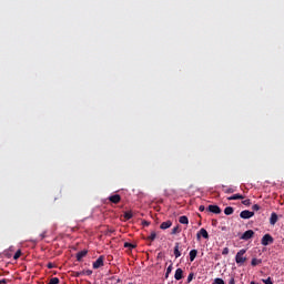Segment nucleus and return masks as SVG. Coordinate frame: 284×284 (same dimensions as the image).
Returning a JSON list of instances; mask_svg holds the SVG:
<instances>
[{"label":"nucleus","instance_id":"34","mask_svg":"<svg viewBox=\"0 0 284 284\" xmlns=\"http://www.w3.org/2000/svg\"><path fill=\"white\" fill-rule=\"evenodd\" d=\"M84 274H87V276H92V270H87Z\"/></svg>","mask_w":284,"mask_h":284},{"label":"nucleus","instance_id":"28","mask_svg":"<svg viewBox=\"0 0 284 284\" xmlns=\"http://www.w3.org/2000/svg\"><path fill=\"white\" fill-rule=\"evenodd\" d=\"M49 284H59V277H52Z\"/></svg>","mask_w":284,"mask_h":284},{"label":"nucleus","instance_id":"7","mask_svg":"<svg viewBox=\"0 0 284 284\" xmlns=\"http://www.w3.org/2000/svg\"><path fill=\"white\" fill-rule=\"evenodd\" d=\"M197 239H201V236L203 239H210V234L207 233V230L205 229H201L197 234H196Z\"/></svg>","mask_w":284,"mask_h":284},{"label":"nucleus","instance_id":"24","mask_svg":"<svg viewBox=\"0 0 284 284\" xmlns=\"http://www.w3.org/2000/svg\"><path fill=\"white\" fill-rule=\"evenodd\" d=\"M214 284H225V281H223V278H221V277H216L214 280Z\"/></svg>","mask_w":284,"mask_h":284},{"label":"nucleus","instance_id":"16","mask_svg":"<svg viewBox=\"0 0 284 284\" xmlns=\"http://www.w3.org/2000/svg\"><path fill=\"white\" fill-rule=\"evenodd\" d=\"M224 214H225L226 216H231V214H234V207H232V206H226V207L224 209Z\"/></svg>","mask_w":284,"mask_h":284},{"label":"nucleus","instance_id":"14","mask_svg":"<svg viewBox=\"0 0 284 284\" xmlns=\"http://www.w3.org/2000/svg\"><path fill=\"white\" fill-rule=\"evenodd\" d=\"M243 199H245V196L237 193V194H234V195L227 197V201H239V200H243Z\"/></svg>","mask_w":284,"mask_h":284},{"label":"nucleus","instance_id":"23","mask_svg":"<svg viewBox=\"0 0 284 284\" xmlns=\"http://www.w3.org/2000/svg\"><path fill=\"white\" fill-rule=\"evenodd\" d=\"M124 247H130L131 250H134L136 246H135V244L125 242V243H124Z\"/></svg>","mask_w":284,"mask_h":284},{"label":"nucleus","instance_id":"19","mask_svg":"<svg viewBox=\"0 0 284 284\" xmlns=\"http://www.w3.org/2000/svg\"><path fill=\"white\" fill-rule=\"evenodd\" d=\"M223 187H224V193L225 194H234V192H236V190H234L232 187H225V186H223Z\"/></svg>","mask_w":284,"mask_h":284},{"label":"nucleus","instance_id":"5","mask_svg":"<svg viewBox=\"0 0 284 284\" xmlns=\"http://www.w3.org/2000/svg\"><path fill=\"white\" fill-rule=\"evenodd\" d=\"M254 216V212L244 210L240 213L241 219H252Z\"/></svg>","mask_w":284,"mask_h":284},{"label":"nucleus","instance_id":"4","mask_svg":"<svg viewBox=\"0 0 284 284\" xmlns=\"http://www.w3.org/2000/svg\"><path fill=\"white\" fill-rule=\"evenodd\" d=\"M206 212H211L212 214H221V207L219 205H209Z\"/></svg>","mask_w":284,"mask_h":284},{"label":"nucleus","instance_id":"2","mask_svg":"<svg viewBox=\"0 0 284 284\" xmlns=\"http://www.w3.org/2000/svg\"><path fill=\"white\" fill-rule=\"evenodd\" d=\"M272 243H274V237H272L270 234H265L262 237V245L267 246V245H272Z\"/></svg>","mask_w":284,"mask_h":284},{"label":"nucleus","instance_id":"13","mask_svg":"<svg viewBox=\"0 0 284 284\" xmlns=\"http://www.w3.org/2000/svg\"><path fill=\"white\" fill-rule=\"evenodd\" d=\"M270 223L272 225H276V223H278V215L276 213H272L271 217H270Z\"/></svg>","mask_w":284,"mask_h":284},{"label":"nucleus","instance_id":"42","mask_svg":"<svg viewBox=\"0 0 284 284\" xmlns=\"http://www.w3.org/2000/svg\"><path fill=\"white\" fill-rule=\"evenodd\" d=\"M109 232H114V231H112V230H109Z\"/></svg>","mask_w":284,"mask_h":284},{"label":"nucleus","instance_id":"27","mask_svg":"<svg viewBox=\"0 0 284 284\" xmlns=\"http://www.w3.org/2000/svg\"><path fill=\"white\" fill-rule=\"evenodd\" d=\"M186 281L187 283H192L194 281V273H190Z\"/></svg>","mask_w":284,"mask_h":284},{"label":"nucleus","instance_id":"15","mask_svg":"<svg viewBox=\"0 0 284 284\" xmlns=\"http://www.w3.org/2000/svg\"><path fill=\"white\" fill-rule=\"evenodd\" d=\"M199 254V251L197 250H191L190 253H189V256H190V261L191 263H193V261L196 258V255Z\"/></svg>","mask_w":284,"mask_h":284},{"label":"nucleus","instance_id":"29","mask_svg":"<svg viewBox=\"0 0 284 284\" xmlns=\"http://www.w3.org/2000/svg\"><path fill=\"white\" fill-rule=\"evenodd\" d=\"M223 256H226V254H230V248L229 247H224L222 251Z\"/></svg>","mask_w":284,"mask_h":284},{"label":"nucleus","instance_id":"31","mask_svg":"<svg viewBox=\"0 0 284 284\" xmlns=\"http://www.w3.org/2000/svg\"><path fill=\"white\" fill-rule=\"evenodd\" d=\"M263 283H265V284H274V283L272 282V277H268V278H266V280H263Z\"/></svg>","mask_w":284,"mask_h":284},{"label":"nucleus","instance_id":"21","mask_svg":"<svg viewBox=\"0 0 284 284\" xmlns=\"http://www.w3.org/2000/svg\"><path fill=\"white\" fill-rule=\"evenodd\" d=\"M132 212H125L124 213V219H125V221H130V219H132Z\"/></svg>","mask_w":284,"mask_h":284},{"label":"nucleus","instance_id":"35","mask_svg":"<svg viewBox=\"0 0 284 284\" xmlns=\"http://www.w3.org/2000/svg\"><path fill=\"white\" fill-rule=\"evenodd\" d=\"M229 284H236L235 280H234V276H232L229 281Z\"/></svg>","mask_w":284,"mask_h":284},{"label":"nucleus","instance_id":"8","mask_svg":"<svg viewBox=\"0 0 284 284\" xmlns=\"http://www.w3.org/2000/svg\"><path fill=\"white\" fill-rule=\"evenodd\" d=\"M84 256H88V251L87 250L80 251L75 255L77 261H79V262L83 261Z\"/></svg>","mask_w":284,"mask_h":284},{"label":"nucleus","instance_id":"3","mask_svg":"<svg viewBox=\"0 0 284 284\" xmlns=\"http://www.w3.org/2000/svg\"><path fill=\"white\" fill-rule=\"evenodd\" d=\"M254 237V232L252 230H247L246 232H244L242 235H241V240L242 241H250V239H253Z\"/></svg>","mask_w":284,"mask_h":284},{"label":"nucleus","instance_id":"26","mask_svg":"<svg viewBox=\"0 0 284 284\" xmlns=\"http://www.w3.org/2000/svg\"><path fill=\"white\" fill-rule=\"evenodd\" d=\"M21 257V250L17 251L16 254L13 255L14 261Z\"/></svg>","mask_w":284,"mask_h":284},{"label":"nucleus","instance_id":"22","mask_svg":"<svg viewBox=\"0 0 284 284\" xmlns=\"http://www.w3.org/2000/svg\"><path fill=\"white\" fill-rule=\"evenodd\" d=\"M243 205H246V207H250L252 205V201L250 199L242 201Z\"/></svg>","mask_w":284,"mask_h":284},{"label":"nucleus","instance_id":"40","mask_svg":"<svg viewBox=\"0 0 284 284\" xmlns=\"http://www.w3.org/2000/svg\"><path fill=\"white\" fill-rule=\"evenodd\" d=\"M165 278H170V273H165Z\"/></svg>","mask_w":284,"mask_h":284},{"label":"nucleus","instance_id":"12","mask_svg":"<svg viewBox=\"0 0 284 284\" xmlns=\"http://www.w3.org/2000/svg\"><path fill=\"white\" fill-rule=\"evenodd\" d=\"M174 278L175 281H181L183 278V268H176Z\"/></svg>","mask_w":284,"mask_h":284},{"label":"nucleus","instance_id":"32","mask_svg":"<svg viewBox=\"0 0 284 284\" xmlns=\"http://www.w3.org/2000/svg\"><path fill=\"white\" fill-rule=\"evenodd\" d=\"M48 270H53L54 268V264H52V262L47 264Z\"/></svg>","mask_w":284,"mask_h":284},{"label":"nucleus","instance_id":"18","mask_svg":"<svg viewBox=\"0 0 284 284\" xmlns=\"http://www.w3.org/2000/svg\"><path fill=\"white\" fill-rule=\"evenodd\" d=\"M261 263H263V261H262V260H258V258H256V257L252 258V261H251V265H252L253 267H256V265H261Z\"/></svg>","mask_w":284,"mask_h":284},{"label":"nucleus","instance_id":"9","mask_svg":"<svg viewBox=\"0 0 284 284\" xmlns=\"http://www.w3.org/2000/svg\"><path fill=\"white\" fill-rule=\"evenodd\" d=\"M99 267H103V256H100V257L93 263V270H99Z\"/></svg>","mask_w":284,"mask_h":284},{"label":"nucleus","instance_id":"39","mask_svg":"<svg viewBox=\"0 0 284 284\" xmlns=\"http://www.w3.org/2000/svg\"><path fill=\"white\" fill-rule=\"evenodd\" d=\"M0 281H1V283H3V284L8 283V280H6V278L0 280Z\"/></svg>","mask_w":284,"mask_h":284},{"label":"nucleus","instance_id":"41","mask_svg":"<svg viewBox=\"0 0 284 284\" xmlns=\"http://www.w3.org/2000/svg\"><path fill=\"white\" fill-rule=\"evenodd\" d=\"M212 225H216V220H213V221H212Z\"/></svg>","mask_w":284,"mask_h":284},{"label":"nucleus","instance_id":"11","mask_svg":"<svg viewBox=\"0 0 284 284\" xmlns=\"http://www.w3.org/2000/svg\"><path fill=\"white\" fill-rule=\"evenodd\" d=\"M170 227H172V221L170 220L162 222L160 225V230H170Z\"/></svg>","mask_w":284,"mask_h":284},{"label":"nucleus","instance_id":"30","mask_svg":"<svg viewBox=\"0 0 284 284\" xmlns=\"http://www.w3.org/2000/svg\"><path fill=\"white\" fill-rule=\"evenodd\" d=\"M252 210H254V212H258V210H261V206L258 204H254L252 206Z\"/></svg>","mask_w":284,"mask_h":284},{"label":"nucleus","instance_id":"20","mask_svg":"<svg viewBox=\"0 0 284 284\" xmlns=\"http://www.w3.org/2000/svg\"><path fill=\"white\" fill-rule=\"evenodd\" d=\"M156 239V232H151L150 236L146 237V241H155Z\"/></svg>","mask_w":284,"mask_h":284},{"label":"nucleus","instance_id":"25","mask_svg":"<svg viewBox=\"0 0 284 284\" xmlns=\"http://www.w3.org/2000/svg\"><path fill=\"white\" fill-rule=\"evenodd\" d=\"M181 232V229L179 226H175L172 229L171 234H179Z\"/></svg>","mask_w":284,"mask_h":284},{"label":"nucleus","instance_id":"37","mask_svg":"<svg viewBox=\"0 0 284 284\" xmlns=\"http://www.w3.org/2000/svg\"><path fill=\"white\" fill-rule=\"evenodd\" d=\"M142 225H143L144 227H148V226L150 225V222L143 221V222H142Z\"/></svg>","mask_w":284,"mask_h":284},{"label":"nucleus","instance_id":"36","mask_svg":"<svg viewBox=\"0 0 284 284\" xmlns=\"http://www.w3.org/2000/svg\"><path fill=\"white\" fill-rule=\"evenodd\" d=\"M199 211H200V212H205V206H204V205H200V206H199Z\"/></svg>","mask_w":284,"mask_h":284},{"label":"nucleus","instance_id":"17","mask_svg":"<svg viewBox=\"0 0 284 284\" xmlns=\"http://www.w3.org/2000/svg\"><path fill=\"white\" fill-rule=\"evenodd\" d=\"M179 222H180L182 225H187V223H190V220L187 219V216L182 215V216H180Z\"/></svg>","mask_w":284,"mask_h":284},{"label":"nucleus","instance_id":"6","mask_svg":"<svg viewBox=\"0 0 284 284\" xmlns=\"http://www.w3.org/2000/svg\"><path fill=\"white\" fill-rule=\"evenodd\" d=\"M109 201L111 203H114V205H118V203H121V195L119 194L111 195L109 196Z\"/></svg>","mask_w":284,"mask_h":284},{"label":"nucleus","instance_id":"43","mask_svg":"<svg viewBox=\"0 0 284 284\" xmlns=\"http://www.w3.org/2000/svg\"><path fill=\"white\" fill-rule=\"evenodd\" d=\"M0 284H1V280H0Z\"/></svg>","mask_w":284,"mask_h":284},{"label":"nucleus","instance_id":"1","mask_svg":"<svg viewBox=\"0 0 284 284\" xmlns=\"http://www.w3.org/2000/svg\"><path fill=\"white\" fill-rule=\"evenodd\" d=\"M247 252V250H245V248H242V250H240L237 253H236V255H235V263L237 264V265H244L245 264V262L247 261V257H245V253Z\"/></svg>","mask_w":284,"mask_h":284},{"label":"nucleus","instance_id":"38","mask_svg":"<svg viewBox=\"0 0 284 284\" xmlns=\"http://www.w3.org/2000/svg\"><path fill=\"white\" fill-rule=\"evenodd\" d=\"M83 274H85V272H83V271L82 272H77L75 276H83Z\"/></svg>","mask_w":284,"mask_h":284},{"label":"nucleus","instance_id":"33","mask_svg":"<svg viewBox=\"0 0 284 284\" xmlns=\"http://www.w3.org/2000/svg\"><path fill=\"white\" fill-rule=\"evenodd\" d=\"M166 273L172 274V264H170L169 267L166 268Z\"/></svg>","mask_w":284,"mask_h":284},{"label":"nucleus","instance_id":"10","mask_svg":"<svg viewBox=\"0 0 284 284\" xmlns=\"http://www.w3.org/2000/svg\"><path fill=\"white\" fill-rule=\"evenodd\" d=\"M173 253H174L175 258L181 257V246H180L179 242L175 243Z\"/></svg>","mask_w":284,"mask_h":284}]
</instances>
